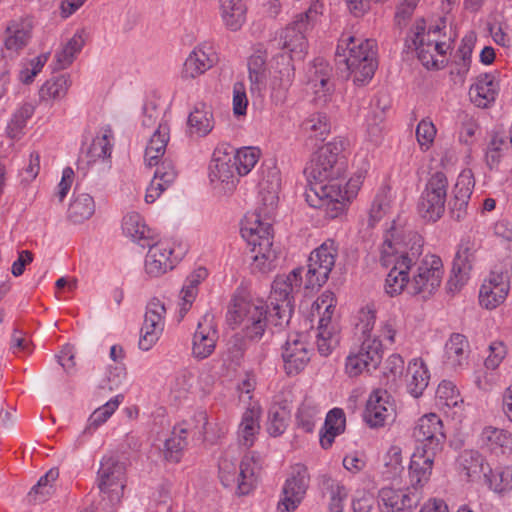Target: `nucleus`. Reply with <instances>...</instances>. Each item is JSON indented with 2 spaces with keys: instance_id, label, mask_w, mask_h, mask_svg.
I'll use <instances>...</instances> for the list:
<instances>
[{
  "instance_id": "2",
  "label": "nucleus",
  "mask_w": 512,
  "mask_h": 512,
  "mask_svg": "<svg viewBox=\"0 0 512 512\" xmlns=\"http://www.w3.org/2000/svg\"><path fill=\"white\" fill-rule=\"evenodd\" d=\"M343 141L333 140L322 146L306 169L311 183L306 198L313 207L322 209L329 218H336L347 208L362 185V176L350 178L344 185V162L340 159Z\"/></svg>"
},
{
  "instance_id": "41",
  "label": "nucleus",
  "mask_w": 512,
  "mask_h": 512,
  "mask_svg": "<svg viewBox=\"0 0 512 512\" xmlns=\"http://www.w3.org/2000/svg\"><path fill=\"white\" fill-rule=\"evenodd\" d=\"M317 351L321 356L327 357L339 345L340 327L333 325H318L315 335Z\"/></svg>"
},
{
  "instance_id": "19",
  "label": "nucleus",
  "mask_w": 512,
  "mask_h": 512,
  "mask_svg": "<svg viewBox=\"0 0 512 512\" xmlns=\"http://www.w3.org/2000/svg\"><path fill=\"white\" fill-rule=\"evenodd\" d=\"M332 67L321 57L315 58L307 71L308 87L315 95L318 104L327 103L333 85L330 82Z\"/></svg>"
},
{
  "instance_id": "11",
  "label": "nucleus",
  "mask_w": 512,
  "mask_h": 512,
  "mask_svg": "<svg viewBox=\"0 0 512 512\" xmlns=\"http://www.w3.org/2000/svg\"><path fill=\"white\" fill-rule=\"evenodd\" d=\"M443 264L440 257L428 254L422 259L420 257L410 274L409 294L429 297L436 291L442 280Z\"/></svg>"
},
{
  "instance_id": "38",
  "label": "nucleus",
  "mask_w": 512,
  "mask_h": 512,
  "mask_svg": "<svg viewBox=\"0 0 512 512\" xmlns=\"http://www.w3.org/2000/svg\"><path fill=\"white\" fill-rule=\"evenodd\" d=\"M95 212L93 197L78 190L74 191L73 199L68 208V219L73 223H82L88 220Z\"/></svg>"
},
{
  "instance_id": "55",
  "label": "nucleus",
  "mask_w": 512,
  "mask_h": 512,
  "mask_svg": "<svg viewBox=\"0 0 512 512\" xmlns=\"http://www.w3.org/2000/svg\"><path fill=\"white\" fill-rule=\"evenodd\" d=\"M391 201L386 191L378 193L369 211V225L373 227L390 212Z\"/></svg>"
},
{
  "instance_id": "15",
  "label": "nucleus",
  "mask_w": 512,
  "mask_h": 512,
  "mask_svg": "<svg viewBox=\"0 0 512 512\" xmlns=\"http://www.w3.org/2000/svg\"><path fill=\"white\" fill-rule=\"evenodd\" d=\"M208 424L207 414L197 412L188 420L175 425L171 436L165 440V448H184L186 446H199L203 443L213 445L205 437V429Z\"/></svg>"
},
{
  "instance_id": "5",
  "label": "nucleus",
  "mask_w": 512,
  "mask_h": 512,
  "mask_svg": "<svg viewBox=\"0 0 512 512\" xmlns=\"http://www.w3.org/2000/svg\"><path fill=\"white\" fill-rule=\"evenodd\" d=\"M359 320L357 329L361 332L363 340L359 346L350 351L345 362V372L351 378L376 369L383 354L381 341L372 337L376 321V311L373 306L362 309Z\"/></svg>"
},
{
  "instance_id": "28",
  "label": "nucleus",
  "mask_w": 512,
  "mask_h": 512,
  "mask_svg": "<svg viewBox=\"0 0 512 512\" xmlns=\"http://www.w3.org/2000/svg\"><path fill=\"white\" fill-rule=\"evenodd\" d=\"M499 82L497 75L492 73L481 74L470 87L471 101L478 107L486 108L493 103L498 95Z\"/></svg>"
},
{
  "instance_id": "16",
  "label": "nucleus",
  "mask_w": 512,
  "mask_h": 512,
  "mask_svg": "<svg viewBox=\"0 0 512 512\" xmlns=\"http://www.w3.org/2000/svg\"><path fill=\"white\" fill-rule=\"evenodd\" d=\"M310 484L307 467L295 464L282 487V494L278 503L281 512H294L303 502Z\"/></svg>"
},
{
  "instance_id": "24",
  "label": "nucleus",
  "mask_w": 512,
  "mask_h": 512,
  "mask_svg": "<svg viewBox=\"0 0 512 512\" xmlns=\"http://www.w3.org/2000/svg\"><path fill=\"white\" fill-rule=\"evenodd\" d=\"M509 282L503 273L492 272L479 291V302L486 309H494L507 297Z\"/></svg>"
},
{
  "instance_id": "60",
  "label": "nucleus",
  "mask_w": 512,
  "mask_h": 512,
  "mask_svg": "<svg viewBox=\"0 0 512 512\" xmlns=\"http://www.w3.org/2000/svg\"><path fill=\"white\" fill-rule=\"evenodd\" d=\"M475 185L474 175L470 169L463 170L455 184L453 193L459 195L462 199H469Z\"/></svg>"
},
{
  "instance_id": "37",
  "label": "nucleus",
  "mask_w": 512,
  "mask_h": 512,
  "mask_svg": "<svg viewBox=\"0 0 512 512\" xmlns=\"http://www.w3.org/2000/svg\"><path fill=\"white\" fill-rule=\"evenodd\" d=\"M122 229L124 234L133 241L143 247L149 246V240L152 237L151 230L139 213H127L122 221Z\"/></svg>"
},
{
  "instance_id": "22",
  "label": "nucleus",
  "mask_w": 512,
  "mask_h": 512,
  "mask_svg": "<svg viewBox=\"0 0 512 512\" xmlns=\"http://www.w3.org/2000/svg\"><path fill=\"white\" fill-rule=\"evenodd\" d=\"M442 421L435 413H429L418 419L413 428L412 437L423 448L443 445L445 434L442 431Z\"/></svg>"
},
{
  "instance_id": "36",
  "label": "nucleus",
  "mask_w": 512,
  "mask_h": 512,
  "mask_svg": "<svg viewBox=\"0 0 512 512\" xmlns=\"http://www.w3.org/2000/svg\"><path fill=\"white\" fill-rule=\"evenodd\" d=\"M212 180L217 179L227 185L234 186L238 175L237 167L229 153L217 150L214 153L213 164L210 167Z\"/></svg>"
},
{
  "instance_id": "35",
  "label": "nucleus",
  "mask_w": 512,
  "mask_h": 512,
  "mask_svg": "<svg viewBox=\"0 0 512 512\" xmlns=\"http://www.w3.org/2000/svg\"><path fill=\"white\" fill-rule=\"evenodd\" d=\"M346 426L345 413L340 408L330 410L325 418L324 426L319 432V441L324 448L331 446L336 436L342 434Z\"/></svg>"
},
{
  "instance_id": "30",
  "label": "nucleus",
  "mask_w": 512,
  "mask_h": 512,
  "mask_svg": "<svg viewBox=\"0 0 512 512\" xmlns=\"http://www.w3.org/2000/svg\"><path fill=\"white\" fill-rule=\"evenodd\" d=\"M470 345L466 336L454 333L445 344V364L447 367L458 370L468 364Z\"/></svg>"
},
{
  "instance_id": "7",
  "label": "nucleus",
  "mask_w": 512,
  "mask_h": 512,
  "mask_svg": "<svg viewBox=\"0 0 512 512\" xmlns=\"http://www.w3.org/2000/svg\"><path fill=\"white\" fill-rule=\"evenodd\" d=\"M335 56L338 63L346 65L355 83L365 84L375 73L377 62L374 40L342 36Z\"/></svg>"
},
{
  "instance_id": "51",
  "label": "nucleus",
  "mask_w": 512,
  "mask_h": 512,
  "mask_svg": "<svg viewBox=\"0 0 512 512\" xmlns=\"http://www.w3.org/2000/svg\"><path fill=\"white\" fill-rule=\"evenodd\" d=\"M231 157L237 167L238 175L248 174L259 158V151L252 147H244L231 154Z\"/></svg>"
},
{
  "instance_id": "17",
  "label": "nucleus",
  "mask_w": 512,
  "mask_h": 512,
  "mask_svg": "<svg viewBox=\"0 0 512 512\" xmlns=\"http://www.w3.org/2000/svg\"><path fill=\"white\" fill-rule=\"evenodd\" d=\"M219 62L215 45L210 41L197 44L184 61L181 76L185 80H193L204 75Z\"/></svg>"
},
{
  "instance_id": "6",
  "label": "nucleus",
  "mask_w": 512,
  "mask_h": 512,
  "mask_svg": "<svg viewBox=\"0 0 512 512\" xmlns=\"http://www.w3.org/2000/svg\"><path fill=\"white\" fill-rule=\"evenodd\" d=\"M254 450H225L219 460L221 483L238 495L249 494L256 482L259 463Z\"/></svg>"
},
{
  "instance_id": "57",
  "label": "nucleus",
  "mask_w": 512,
  "mask_h": 512,
  "mask_svg": "<svg viewBox=\"0 0 512 512\" xmlns=\"http://www.w3.org/2000/svg\"><path fill=\"white\" fill-rule=\"evenodd\" d=\"M287 426V412L280 407L273 408L269 411L267 431L269 435L276 437L281 435Z\"/></svg>"
},
{
  "instance_id": "1",
  "label": "nucleus",
  "mask_w": 512,
  "mask_h": 512,
  "mask_svg": "<svg viewBox=\"0 0 512 512\" xmlns=\"http://www.w3.org/2000/svg\"><path fill=\"white\" fill-rule=\"evenodd\" d=\"M302 268L292 270L288 275L277 276L270 293V309L262 299L235 297L229 307L227 321L242 328L243 336L235 335L229 341L231 357L239 360L247 349L246 340L258 341L267 327L268 319L275 326L288 324L293 313V294L302 282Z\"/></svg>"
},
{
  "instance_id": "59",
  "label": "nucleus",
  "mask_w": 512,
  "mask_h": 512,
  "mask_svg": "<svg viewBox=\"0 0 512 512\" xmlns=\"http://www.w3.org/2000/svg\"><path fill=\"white\" fill-rule=\"evenodd\" d=\"M399 330L398 321L394 317H389L388 319L382 321L380 323L378 334L373 335L372 337H376L381 343L386 342L389 345H392L396 341V335ZM383 346V344H381Z\"/></svg>"
},
{
  "instance_id": "9",
  "label": "nucleus",
  "mask_w": 512,
  "mask_h": 512,
  "mask_svg": "<svg viewBox=\"0 0 512 512\" xmlns=\"http://www.w3.org/2000/svg\"><path fill=\"white\" fill-rule=\"evenodd\" d=\"M410 39L418 59L426 68L438 69L443 65L442 58L449 49V44L441 39L439 25L431 26L426 30L425 20H417L411 30Z\"/></svg>"
},
{
  "instance_id": "32",
  "label": "nucleus",
  "mask_w": 512,
  "mask_h": 512,
  "mask_svg": "<svg viewBox=\"0 0 512 512\" xmlns=\"http://www.w3.org/2000/svg\"><path fill=\"white\" fill-rule=\"evenodd\" d=\"M430 379L428 368L422 359L415 358L408 364L406 387L411 396L420 397L427 388Z\"/></svg>"
},
{
  "instance_id": "58",
  "label": "nucleus",
  "mask_w": 512,
  "mask_h": 512,
  "mask_svg": "<svg viewBox=\"0 0 512 512\" xmlns=\"http://www.w3.org/2000/svg\"><path fill=\"white\" fill-rule=\"evenodd\" d=\"M436 135L434 124L426 119L421 120L416 128V138L423 151L430 148Z\"/></svg>"
},
{
  "instance_id": "56",
  "label": "nucleus",
  "mask_w": 512,
  "mask_h": 512,
  "mask_svg": "<svg viewBox=\"0 0 512 512\" xmlns=\"http://www.w3.org/2000/svg\"><path fill=\"white\" fill-rule=\"evenodd\" d=\"M165 314L166 309L164 303L157 298H153L146 307L144 323L163 330Z\"/></svg>"
},
{
  "instance_id": "44",
  "label": "nucleus",
  "mask_w": 512,
  "mask_h": 512,
  "mask_svg": "<svg viewBox=\"0 0 512 512\" xmlns=\"http://www.w3.org/2000/svg\"><path fill=\"white\" fill-rule=\"evenodd\" d=\"M70 85V79L66 75L47 80L40 88V99L43 101L60 100L65 97Z\"/></svg>"
},
{
  "instance_id": "34",
  "label": "nucleus",
  "mask_w": 512,
  "mask_h": 512,
  "mask_svg": "<svg viewBox=\"0 0 512 512\" xmlns=\"http://www.w3.org/2000/svg\"><path fill=\"white\" fill-rule=\"evenodd\" d=\"M220 16L224 26L232 31H239L246 21V6L242 0H220Z\"/></svg>"
},
{
  "instance_id": "13",
  "label": "nucleus",
  "mask_w": 512,
  "mask_h": 512,
  "mask_svg": "<svg viewBox=\"0 0 512 512\" xmlns=\"http://www.w3.org/2000/svg\"><path fill=\"white\" fill-rule=\"evenodd\" d=\"M165 151V149L153 146H147L145 149V162L150 167L156 166L153 179L146 190V203H154L177 177V171L172 161L165 159L159 163Z\"/></svg>"
},
{
  "instance_id": "25",
  "label": "nucleus",
  "mask_w": 512,
  "mask_h": 512,
  "mask_svg": "<svg viewBox=\"0 0 512 512\" xmlns=\"http://www.w3.org/2000/svg\"><path fill=\"white\" fill-rule=\"evenodd\" d=\"M479 245L470 239H463L459 244L456 256L453 261L452 272L454 277L451 278L450 282L456 281L457 284H463L474 264L477 261V252Z\"/></svg>"
},
{
  "instance_id": "18",
  "label": "nucleus",
  "mask_w": 512,
  "mask_h": 512,
  "mask_svg": "<svg viewBox=\"0 0 512 512\" xmlns=\"http://www.w3.org/2000/svg\"><path fill=\"white\" fill-rule=\"evenodd\" d=\"M396 417V406L390 394L386 390H375L371 393L364 419L373 428L382 427L392 423Z\"/></svg>"
},
{
  "instance_id": "31",
  "label": "nucleus",
  "mask_w": 512,
  "mask_h": 512,
  "mask_svg": "<svg viewBox=\"0 0 512 512\" xmlns=\"http://www.w3.org/2000/svg\"><path fill=\"white\" fill-rule=\"evenodd\" d=\"M281 188L280 172L272 167L262 172V179L259 181L260 195L263 205L268 212L272 211L278 203L279 191Z\"/></svg>"
},
{
  "instance_id": "54",
  "label": "nucleus",
  "mask_w": 512,
  "mask_h": 512,
  "mask_svg": "<svg viewBox=\"0 0 512 512\" xmlns=\"http://www.w3.org/2000/svg\"><path fill=\"white\" fill-rule=\"evenodd\" d=\"M302 128L311 137L323 138L330 131L327 116L323 113H314L305 119Z\"/></svg>"
},
{
  "instance_id": "39",
  "label": "nucleus",
  "mask_w": 512,
  "mask_h": 512,
  "mask_svg": "<svg viewBox=\"0 0 512 512\" xmlns=\"http://www.w3.org/2000/svg\"><path fill=\"white\" fill-rule=\"evenodd\" d=\"M259 417L260 409L257 405H252L246 409L238 430V440L240 445L246 447L254 445L255 436L260 429Z\"/></svg>"
},
{
  "instance_id": "45",
  "label": "nucleus",
  "mask_w": 512,
  "mask_h": 512,
  "mask_svg": "<svg viewBox=\"0 0 512 512\" xmlns=\"http://www.w3.org/2000/svg\"><path fill=\"white\" fill-rule=\"evenodd\" d=\"M122 399V395H117L113 399L106 402L103 406L94 410L88 419L87 426L85 427L83 433H91L99 426L104 424L116 411Z\"/></svg>"
},
{
  "instance_id": "3",
  "label": "nucleus",
  "mask_w": 512,
  "mask_h": 512,
  "mask_svg": "<svg viewBox=\"0 0 512 512\" xmlns=\"http://www.w3.org/2000/svg\"><path fill=\"white\" fill-rule=\"evenodd\" d=\"M423 251L422 237L413 231H405L392 225L384 234L380 250V262L390 267L385 280V291L390 296L404 290L409 293L410 274Z\"/></svg>"
},
{
  "instance_id": "52",
  "label": "nucleus",
  "mask_w": 512,
  "mask_h": 512,
  "mask_svg": "<svg viewBox=\"0 0 512 512\" xmlns=\"http://www.w3.org/2000/svg\"><path fill=\"white\" fill-rule=\"evenodd\" d=\"M34 106L25 103L20 106L12 115L7 125V134L10 138H17L26 126L27 120L33 115Z\"/></svg>"
},
{
  "instance_id": "42",
  "label": "nucleus",
  "mask_w": 512,
  "mask_h": 512,
  "mask_svg": "<svg viewBox=\"0 0 512 512\" xmlns=\"http://www.w3.org/2000/svg\"><path fill=\"white\" fill-rule=\"evenodd\" d=\"M437 405L445 412L455 409L453 415H456L463 404L459 392L454 383L451 381L443 380L436 391Z\"/></svg>"
},
{
  "instance_id": "21",
  "label": "nucleus",
  "mask_w": 512,
  "mask_h": 512,
  "mask_svg": "<svg viewBox=\"0 0 512 512\" xmlns=\"http://www.w3.org/2000/svg\"><path fill=\"white\" fill-rule=\"evenodd\" d=\"M308 344L300 335L289 337L283 347L282 358L288 375L300 373L310 361Z\"/></svg>"
},
{
  "instance_id": "12",
  "label": "nucleus",
  "mask_w": 512,
  "mask_h": 512,
  "mask_svg": "<svg viewBox=\"0 0 512 512\" xmlns=\"http://www.w3.org/2000/svg\"><path fill=\"white\" fill-rule=\"evenodd\" d=\"M449 182L445 173L437 171L429 177L418 203L419 215L436 222L445 212Z\"/></svg>"
},
{
  "instance_id": "40",
  "label": "nucleus",
  "mask_w": 512,
  "mask_h": 512,
  "mask_svg": "<svg viewBox=\"0 0 512 512\" xmlns=\"http://www.w3.org/2000/svg\"><path fill=\"white\" fill-rule=\"evenodd\" d=\"M58 477L59 471L57 468L49 469L30 489L27 495L28 501L39 504L49 500L55 493V482Z\"/></svg>"
},
{
  "instance_id": "4",
  "label": "nucleus",
  "mask_w": 512,
  "mask_h": 512,
  "mask_svg": "<svg viewBox=\"0 0 512 512\" xmlns=\"http://www.w3.org/2000/svg\"><path fill=\"white\" fill-rule=\"evenodd\" d=\"M308 30L302 27L295 19L281 29L274 40L272 47L282 52L272 58V77L270 80L271 96L277 102H282L285 93L294 79V60L303 59L308 49Z\"/></svg>"
},
{
  "instance_id": "14",
  "label": "nucleus",
  "mask_w": 512,
  "mask_h": 512,
  "mask_svg": "<svg viewBox=\"0 0 512 512\" xmlns=\"http://www.w3.org/2000/svg\"><path fill=\"white\" fill-rule=\"evenodd\" d=\"M338 256V247L333 240H326L313 250L306 273V289L321 287L329 278Z\"/></svg>"
},
{
  "instance_id": "47",
  "label": "nucleus",
  "mask_w": 512,
  "mask_h": 512,
  "mask_svg": "<svg viewBox=\"0 0 512 512\" xmlns=\"http://www.w3.org/2000/svg\"><path fill=\"white\" fill-rule=\"evenodd\" d=\"M313 307L317 310V313L320 315L318 325L327 324V326H339L336 318H334L336 300L332 292H324L315 301Z\"/></svg>"
},
{
  "instance_id": "26",
  "label": "nucleus",
  "mask_w": 512,
  "mask_h": 512,
  "mask_svg": "<svg viewBox=\"0 0 512 512\" xmlns=\"http://www.w3.org/2000/svg\"><path fill=\"white\" fill-rule=\"evenodd\" d=\"M215 127V118L211 106L197 103L187 118V135L192 139L208 136Z\"/></svg>"
},
{
  "instance_id": "63",
  "label": "nucleus",
  "mask_w": 512,
  "mask_h": 512,
  "mask_svg": "<svg viewBox=\"0 0 512 512\" xmlns=\"http://www.w3.org/2000/svg\"><path fill=\"white\" fill-rule=\"evenodd\" d=\"M163 330L156 328V326H150L143 323L141 328V335L139 339V348L143 351L150 350L154 344L158 341Z\"/></svg>"
},
{
  "instance_id": "53",
  "label": "nucleus",
  "mask_w": 512,
  "mask_h": 512,
  "mask_svg": "<svg viewBox=\"0 0 512 512\" xmlns=\"http://www.w3.org/2000/svg\"><path fill=\"white\" fill-rule=\"evenodd\" d=\"M319 413L320 409L318 405L310 399H305L297 412L298 425L301 426L305 432H312Z\"/></svg>"
},
{
  "instance_id": "64",
  "label": "nucleus",
  "mask_w": 512,
  "mask_h": 512,
  "mask_svg": "<svg viewBox=\"0 0 512 512\" xmlns=\"http://www.w3.org/2000/svg\"><path fill=\"white\" fill-rule=\"evenodd\" d=\"M323 486L325 489L328 490L330 497L333 501V506L337 512L341 510V502L347 497V490L346 488L340 484L339 482H336L331 479H327L323 482Z\"/></svg>"
},
{
  "instance_id": "10",
  "label": "nucleus",
  "mask_w": 512,
  "mask_h": 512,
  "mask_svg": "<svg viewBox=\"0 0 512 512\" xmlns=\"http://www.w3.org/2000/svg\"><path fill=\"white\" fill-rule=\"evenodd\" d=\"M97 482L103 500L112 507L120 503L127 483L126 465L114 452L102 458Z\"/></svg>"
},
{
  "instance_id": "20",
  "label": "nucleus",
  "mask_w": 512,
  "mask_h": 512,
  "mask_svg": "<svg viewBox=\"0 0 512 512\" xmlns=\"http://www.w3.org/2000/svg\"><path fill=\"white\" fill-rule=\"evenodd\" d=\"M218 340L217 327L213 316L206 314L198 322L192 339V354L197 359L209 357Z\"/></svg>"
},
{
  "instance_id": "43",
  "label": "nucleus",
  "mask_w": 512,
  "mask_h": 512,
  "mask_svg": "<svg viewBox=\"0 0 512 512\" xmlns=\"http://www.w3.org/2000/svg\"><path fill=\"white\" fill-rule=\"evenodd\" d=\"M480 472H482L489 483V487L497 492L503 493L512 490V467L507 466L490 471L487 474L482 459L480 458Z\"/></svg>"
},
{
  "instance_id": "23",
  "label": "nucleus",
  "mask_w": 512,
  "mask_h": 512,
  "mask_svg": "<svg viewBox=\"0 0 512 512\" xmlns=\"http://www.w3.org/2000/svg\"><path fill=\"white\" fill-rule=\"evenodd\" d=\"M378 497L382 512H412L418 503L407 488L383 487Z\"/></svg>"
},
{
  "instance_id": "61",
  "label": "nucleus",
  "mask_w": 512,
  "mask_h": 512,
  "mask_svg": "<svg viewBox=\"0 0 512 512\" xmlns=\"http://www.w3.org/2000/svg\"><path fill=\"white\" fill-rule=\"evenodd\" d=\"M233 113L236 116H244L248 106V98L245 85L242 82H236L233 85Z\"/></svg>"
},
{
  "instance_id": "50",
  "label": "nucleus",
  "mask_w": 512,
  "mask_h": 512,
  "mask_svg": "<svg viewBox=\"0 0 512 512\" xmlns=\"http://www.w3.org/2000/svg\"><path fill=\"white\" fill-rule=\"evenodd\" d=\"M482 445L490 448H508L512 446V434L504 429L485 427L480 435Z\"/></svg>"
},
{
  "instance_id": "46",
  "label": "nucleus",
  "mask_w": 512,
  "mask_h": 512,
  "mask_svg": "<svg viewBox=\"0 0 512 512\" xmlns=\"http://www.w3.org/2000/svg\"><path fill=\"white\" fill-rule=\"evenodd\" d=\"M84 46V39L80 33L74 34L67 43L55 54L56 69L67 68Z\"/></svg>"
},
{
  "instance_id": "29",
  "label": "nucleus",
  "mask_w": 512,
  "mask_h": 512,
  "mask_svg": "<svg viewBox=\"0 0 512 512\" xmlns=\"http://www.w3.org/2000/svg\"><path fill=\"white\" fill-rule=\"evenodd\" d=\"M172 252L171 247L163 242L150 246L145 259L146 273L151 277H158L173 269Z\"/></svg>"
},
{
  "instance_id": "33",
  "label": "nucleus",
  "mask_w": 512,
  "mask_h": 512,
  "mask_svg": "<svg viewBox=\"0 0 512 512\" xmlns=\"http://www.w3.org/2000/svg\"><path fill=\"white\" fill-rule=\"evenodd\" d=\"M31 24L27 21H13L5 31L4 46L10 54H17L31 38Z\"/></svg>"
},
{
  "instance_id": "49",
  "label": "nucleus",
  "mask_w": 512,
  "mask_h": 512,
  "mask_svg": "<svg viewBox=\"0 0 512 512\" xmlns=\"http://www.w3.org/2000/svg\"><path fill=\"white\" fill-rule=\"evenodd\" d=\"M112 137V130L110 128H106L103 130L100 136H96L93 139L90 147L87 150L89 161H96L98 159L104 160L110 157L112 150Z\"/></svg>"
},
{
  "instance_id": "8",
  "label": "nucleus",
  "mask_w": 512,
  "mask_h": 512,
  "mask_svg": "<svg viewBox=\"0 0 512 512\" xmlns=\"http://www.w3.org/2000/svg\"><path fill=\"white\" fill-rule=\"evenodd\" d=\"M242 237L251 247L252 270L266 273L275 267L277 253L273 249L271 225L263 222L259 215H253L251 221L241 228Z\"/></svg>"
},
{
  "instance_id": "62",
  "label": "nucleus",
  "mask_w": 512,
  "mask_h": 512,
  "mask_svg": "<svg viewBox=\"0 0 512 512\" xmlns=\"http://www.w3.org/2000/svg\"><path fill=\"white\" fill-rule=\"evenodd\" d=\"M507 354V348L501 341H494L489 345V355L485 360L487 369H496L504 360Z\"/></svg>"
},
{
  "instance_id": "48",
  "label": "nucleus",
  "mask_w": 512,
  "mask_h": 512,
  "mask_svg": "<svg viewBox=\"0 0 512 512\" xmlns=\"http://www.w3.org/2000/svg\"><path fill=\"white\" fill-rule=\"evenodd\" d=\"M325 10L323 0H310L308 8L304 12L295 15L294 19L309 31L321 22Z\"/></svg>"
},
{
  "instance_id": "27",
  "label": "nucleus",
  "mask_w": 512,
  "mask_h": 512,
  "mask_svg": "<svg viewBox=\"0 0 512 512\" xmlns=\"http://www.w3.org/2000/svg\"><path fill=\"white\" fill-rule=\"evenodd\" d=\"M434 457L433 450H414L412 453L409 479L414 489H421L428 483L432 473Z\"/></svg>"
}]
</instances>
